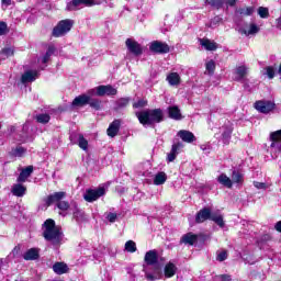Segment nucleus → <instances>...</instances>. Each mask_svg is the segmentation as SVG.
<instances>
[{"mask_svg":"<svg viewBox=\"0 0 281 281\" xmlns=\"http://www.w3.org/2000/svg\"><path fill=\"white\" fill-rule=\"evenodd\" d=\"M144 272L148 281L159 280L161 267L157 263V251L149 250L145 255Z\"/></svg>","mask_w":281,"mask_h":281,"instance_id":"nucleus-1","label":"nucleus"},{"mask_svg":"<svg viewBox=\"0 0 281 281\" xmlns=\"http://www.w3.org/2000/svg\"><path fill=\"white\" fill-rule=\"evenodd\" d=\"M43 236L45 240L53 244L55 247H58L63 243V229L59 226H56L54 220H46L44 222V232Z\"/></svg>","mask_w":281,"mask_h":281,"instance_id":"nucleus-2","label":"nucleus"},{"mask_svg":"<svg viewBox=\"0 0 281 281\" xmlns=\"http://www.w3.org/2000/svg\"><path fill=\"white\" fill-rule=\"evenodd\" d=\"M136 117L143 126H153V124L164 122V111H161V109L144 110L142 112H136Z\"/></svg>","mask_w":281,"mask_h":281,"instance_id":"nucleus-3","label":"nucleus"},{"mask_svg":"<svg viewBox=\"0 0 281 281\" xmlns=\"http://www.w3.org/2000/svg\"><path fill=\"white\" fill-rule=\"evenodd\" d=\"M71 27H74L72 20H61L58 24L53 29V36L55 38H60V36H65V34L71 32Z\"/></svg>","mask_w":281,"mask_h":281,"instance_id":"nucleus-4","label":"nucleus"},{"mask_svg":"<svg viewBox=\"0 0 281 281\" xmlns=\"http://www.w3.org/2000/svg\"><path fill=\"white\" fill-rule=\"evenodd\" d=\"M106 194V189L104 187H99L98 189H90L86 191L83 198L88 203H93V201H98L100 196H104Z\"/></svg>","mask_w":281,"mask_h":281,"instance_id":"nucleus-5","label":"nucleus"},{"mask_svg":"<svg viewBox=\"0 0 281 281\" xmlns=\"http://www.w3.org/2000/svg\"><path fill=\"white\" fill-rule=\"evenodd\" d=\"M183 148H186V145L183 143H173L171 146V150L167 154V164H172V161L177 159V156L180 155V153H183Z\"/></svg>","mask_w":281,"mask_h":281,"instance_id":"nucleus-6","label":"nucleus"},{"mask_svg":"<svg viewBox=\"0 0 281 281\" xmlns=\"http://www.w3.org/2000/svg\"><path fill=\"white\" fill-rule=\"evenodd\" d=\"M149 49L153 54H168L170 52V46L166 42L154 41L149 45Z\"/></svg>","mask_w":281,"mask_h":281,"instance_id":"nucleus-7","label":"nucleus"},{"mask_svg":"<svg viewBox=\"0 0 281 281\" xmlns=\"http://www.w3.org/2000/svg\"><path fill=\"white\" fill-rule=\"evenodd\" d=\"M125 45L130 54H133L134 56H142L144 54V48L142 47V44L137 43L135 40L127 38Z\"/></svg>","mask_w":281,"mask_h":281,"instance_id":"nucleus-8","label":"nucleus"},{"mask_svg":"<svg viewBox=\"0 0 281 281\" xmlns=\"http://www.w3.org/2000/svg\"><path fill=\"white\" fill-rule=\"evenodd\" d=\"M206 5L215 8V10H221L224 5H236V0H205Z\"/></svg>","mask_w":281,"mask_h":281,"instance_id":"nucleus-9","label":"nucleus"},{"mask_svg":"<svg viewBox=\"0 0 281 281\" xmlns=\"http://www.w3.org/2000/svg\"><path fill=\"white\" fill-rule=\"evenodd\" d=\"M255 109L259 111V113H271V110L276 109V104L271 101H257Z\"/></svg>","mask_w":281,"mask_h":281,"instance_id":"nucleus-10","label":"nucleus"},{"mask_svg":"<svg viewBox=\"0 0 281 281\" xmlns=\"http://www.w3.org/2000/svg\"><path fill=\"white\" fill-rule=\"evenodd\" d=\"M79 5H87L90 8L91 5H95V0H72L70 3H68L67 10H78Z\"/></svg>","mask_w":281,"mask_h":281,"instance_id":"nucleus-11","label":"nucleus"},{"mask_svg":"<svg viewBox=\"0 0 281 281\" xmlns=\"http://www.w3.org/2000/svg\"><path fill=\"white\" fill-rule=\"evenodd\" d=\"M211 216L212 210L210 207H204L196 213L195 223H205V221H210Z\"/></svg>","mask_w":281,"mask_h":281,"instance_id":"nucleus-12","label":"nucleus"},{"mask_svg":"<svg viewBox=\"0 0 281 281\" xmlns=\"http://www.w3.org/2000/svg\"><path fill=\"white\" fill-rule=\"evenodd\" d=\"M239 32L240 34H245V36H256V34L260 32V26H258L256 23H250L249 25L240 29Z\"/></svg>","mask_w":281,"mask_h":281,"instance_id":"nucleus-13","label":"nucleus"},{"mask_svg":"<svg viewBox=\"0 0 281 281\" xmlns=\"http://www.w3.org/2000/svg\"><path fill=\"white\" fill-rule=\"evenodd\" d=\"M11 193L13 194V196H25V194L27 193V187H25L21 182H18L12 186Z\"/></svg>","mask_w":281,"mask_h":281,"instance_id":"nucleus-14","label":"nucleus"},{"mask_svg":"<svg viewBox=\"0 0 281 281\" xmlns=\"http://www.w3.org/2000/svg\"><path fill=\"white\" fill-rule=\"evenodd\" d=\"M32 172H34L33 166H27L26 168L22 169L20 172L16 181L18 183H25L30 177H32Z\"/></svg>","mask_w":281,"mask_h":281,"instance_id":"nucleus-15","label":"nucleus"},{"mask_svg":"<svg viewBox=\"0 0 281 281\" xmlns=\"http://www.w3.org/2000/svg\"><path fill=\"white\" fill-rule=\"evenodd\" d=\"M65 196H67V193H66V192H63V191H60V192H55V193H53V194H50V195L47 196V199H46V204H47V205H52V204H54V203H60V201H63V199H64Z\"/></svg>","mask_w":281,"mask_h":281,"instance_id":"nucleus-16","label":"nucleus"},{"mask_svg":"<svg viewBox=\"0 0 281 281\" xmlns=\"http://www.w3.org/2000/svg\"><path fill=\"white\" fill-rule=\"evenodd\" d=\"M200 45L204 47L207 52H216L218 49V44L216 42L209 40V38H200Z\"/></svg>","mask_w":281,"mask_h":281,"instance_id":"nucleus-17","label":"nucleus"},{"mask_svg":"<svg viewBox=\"0 0 281 281\" xmlns=\"http://www.w3.org/2000/svg\"><path fill=\"white\" fill-rule=\"evenodd\" d=\"M36 78H38V71L37 70H29L22 75L21 82L23 85H25L27 82H34V80H36Z\"/></svg>","mask_w":281,"mask_h":281,"instance_id":"nucleus-18","label":"nucleus"},{"mask_svg":"<svg viewBox=\"0 0 281 281\" xmlns=\"http://www.w3.org/2000/svg\"><path fill=\"white\" fill-rule=\"evenodd\" d=\"M177 135L182 142H196V136H194V133L188 130H181Z\"/></svg>","mask_w":281,"mask_h":281,"instance_id":"nucleus-19","label":"nucleus"},{"mask_svg":"<svg viewBox=\"0 0 281 281\" xmlns=\"http://www.w3.org/2000/svg\"><path fill=\"white\" fill-rule=\"evenodd\" d=\"M122 124V121L120 120H114L110 126L108 127V135L109 137H115V135H117V133L120 132V126Z\"/></svg>","mask_w":281,"mask_h":281,"instance_id":"nucleus-20","label":"nucleus"},{"mask_svg":"<svg viewBox=\"0 0 281 281\" xmlns=\"http://www.w3.org/2000/svg\"><path fill=\"white\" fill-rule=\"evenodd\" d=\"M71 104L75 108L87 106V104H89V95L80 94L74 99Z\"/></svg>","mask_w":281,"mask_h":281,"instance_id":"nucleus-21","label":"nucleus"},{"mask_svg":"<svg viewBox=\"0 0 281 281\" xmlns=\"http://www.w3.org/2000/svg\"><path fill=\"white\" fill-rule=\"evenodd\" d=\"M210 221H213V223H216L218 227H225V221H223V214H221V211L211 212Z\"/></svg>","mask_w":281,"mask_h":281,"instance_id":"nucleus-22","label":"nucleus"},{"mask_svg":"<svg viewBox=\"0 0 281 281\" xmlns=\"http://www.w3.org/2000/svg\"><path fill=\"white\" fill-rule=\"evenodd\" d=\"M53 271H55L57 276H63V273H67V271H69V267L65 262H56L53 266Z\"/></svg>","mask_w":281,"mask_h":281,"instance_id":"nucleus-23","label":"nucleus"},{"mask_svg":"<svg viewBox=\"0 0 281 281\" xmlns=\"http://www.w3.org/2000/svg\"><path fill=\"white\" fill-rule=\"evenodd\" d=\"M169 117L171 120H181V110L177 105H171L168 108Z\"/></svg>","mask_w":281,"mask_h":281,"instance_id":"nucleus-24","label":"nucleus"},{"mask_svg":"<svg viewBox=\"0 0 281 281\" xmlns=\"http://www.w3.org/2000/svg\"><path fill=\"white\" fill-rule=\"evenodd\" d=\"M166 181H168V176L164 171L156 173L154 177V186H164Z\"/></svg>","mask_w":281,"mask_h":281,"instance_id":"nucleus-25","label":"nucleus"},{"mask_svg":"<svg viewBox=\"0 0 281 281\" xmlns=\"http://www.w3.org/2000/svg\"><path fill=\"white\" fill-rule=\"evenodd\" d=\"M165 278H173V276L177 273V266L172 262H169L165 266Z\"/></svg>","mask_w":281,"mask_h":281,"instance_id":"nucleus-26","label":"nucleus"},{"mask_svg":"<svg viewBox=\"0 0 281 281\" xmlns=\"http://www.w3.org/2000/svg\"><path fill=\"white\" fill-rule=\"evenodd\" d=\"M27 153V148L18 145L16 147L12 148L10 151L11 157H25V154Z\"/></svg>","mask_w":281,"mask_h":281,"instance_id":"nucleus-27","label":"nucleus"},{"mask_svg":"<svg viewBox=\"0 0 281 281\" xmlns=\"http://www.w3.org/2000/svg\"><path fill=\"white\" fill-rule=\"evenodd\" d=\"M268 151L272 157H278V154L281 153V142H272L268 148Z\"/></svg>","mask_w":281,"mask_h":281,"instance_id":"nucleus-28","label":"nucleus"},{"mask_svg":"<svg viewBox=\"0 0 281 281\" xmlns=\"http://www.w3.org/2000/svg\"><path fill=\"white\" fill-rule=\"evenodd\" d=\"M199 237L196 235L188 233L182 236L181 243H183L184 245H194V243H196Z\"/></svg>","mask_w":281,"mask_h":281,"instance_id":"nucleus-29","label":"nucleus"},{"mask_svg":"<svg viewBox=\"0 0 281 281\" xmlns=\"http://www.w3.org/2000/svg\"><path fill=\"white\" fill-rule=\"evenodd\" d=\"M167 82H169L171 87H177V85L181 82V77L177 72H171L167 76Z\"/></svg>","mask_w":281,"mask_h":281,"instance_id":"nucleus-30","label":"nucleus"},{"mask_svg":"<svg viewBox=\"0 0 281 281\" xmlns=\"http://www.w3.org/2000/svg\"><path fill=\"white\" fill-rule=\"evenodd\" d=\"M24 260H38V249L31 248L23 255Z\"/></svg>","mask_w":281,"mask_h":281,"instance_id":"nucleus-31","label":"nucleus"},{"mask_svg":"<svg viewBox=\"0 0 281 281\" xmlns=\"http://www.w3.org/2000/svg\"><path fill=\"white\" fill-rule=\"evenodd\" d=\"M72 216L77 221V223H82V221H85V212H82V210L78 209V205H76V204L72 209Z\"/></svg>","mask_w":281,"mask_h":281,"instance_id":"nucleus-32","label":"nucleus"},{"mask_svg":"<svg viewBox=\"0 0 281 281\" xmlns=\"http://www.w3.org/2000/svg\"><path fill=\"white\" fill-rule=\"evenodd\" d=\"M247 71H249V68H247V66H239L236 68L235 74L236 80H243V78H245V76H247Z\"/></svg>","mask_w":281,"mask_h":281,"instance_id":"nucleus-33","label":"nucleus"},{"mask_svg":"<svg viewBox=\"0 0 281 281\" xmlns=\"http://www.w3.org/2000/svg\"><path fill=\"white\" fill-rule=\"evenodd\" d=\"M217 181L225 188H232V186H233L232 179H229V177H227V175H225V173L220 175L217 178Z\"/></svg>","mask_w":281,"mask_h":281,"instance_id":"nucleus-34","label":"nucleus"},{"mask_svg":"<svg viewBox=\"0 0 281 281\" xmlns=\"http://www.w3.org/2000/svg\"><path fill=\"white\" fill-rule=\"evenodd\" d=\"M254 7H244L236 10V13L239 14V16H251L254 14Z\"/></svg>","mask_w":281,"mask_h":281,"instance_id":"nucleus-35","label":"nucleus"},{"mask_svg":"<svg viewBox=\"0 0 281 281\" xmlns=\"http://www.w3.org/2000/svg\"><path fill=\"white\" fill-rule=\"evenodd\" d=\"M232 131H233L232 124L227 122V124H225V126L221 128L223 139H229L232 135Z\"/></svg>","mask_w":281,"mask_h":281,"instance_id":"nucleus-36","label":"nucleus"},{"mask_svg":"<svg viewBox=\"0 0 281 281\" xmlns=\"http://www.w3.org/2000/svg\"><path fill=\"white\" fill-rule=\"evenodd\" d=\"M10 56H14V48L12 47H4L0 52V60H5V58H10Z\"/></svg>","mask_w":281,"mask_h":281,"instance_id":"nucleus-37","label":"nucleus"},{"mask_svg":"<svg viewBox=\"0 0 281 281\" xmlns=\"http://www.w3.org/2000/svg\"><path fill=\"white\" fill-rule=\"evenodd\" d=\"M89 94L90 95L97 94V95H100V97L106 95V86H99V87L90 90Z\"/></svg>","mask_w":281,"mask_h":281,"instance_id":"nucleus-38","label":"nucleus"},{"mask_svg":"<svg viewBox=\"0 0 281 281\" xmlns=\"http://www.w3.org/2000/svg\"><path fill=\"white\" fill-rule=\"evenodd\" d=\"M128 102H131V98H121L116 101V110L126 109L128 106Z\"/></svg>","mask_w":281,"mask_h":281,"instance_id":"nucleus-39","label":"nucleus"},{"mask_svg":"<svg viewBox=\"0 0 281 281\" xmlns=\"http://www.w3.org/2000/svg\"><path fill=\"white\" fill-rule=\"evenodd\" d=\"M36 122H38V124H48L49 120H52V116H49V114H37L35 116Z\"/></svg>","mask_w":281,"mask_h":281,"instance_id":"nucleus-40","label":"nucleus"},{"mask_svg":"<svg viewBox=\"0 0 281 281\" xmlns=\"http://www.w3.org/2000/svg\"><path fill=\"white\" fill-rule=\"evenodd\" d=\"M125 251H128L130 254H135L137 251V245L133 240H128L125 243Z\"/></svg>","mask_w":281,"mask_h":281,"instance_id":"nucleus-41","label":"nucleus"},{"mask_svg":"<svg viewBox=\"0 0 281 281\" xmlns=\"http://www.w3.org/2000/svg\"><path fill=\"white\" fill-rule=\"evenodd\" d=\"M88 104H90L91 109H95V111H100V100L98 99H92L91 95H89V102Z\"/></svg>","mask_w":281,"mask_h":281,"instance_id":"nucleus-42","label":"nucleus"},{"mask_svg":"<svg viewBox=\"0 0 281 281\" xmlns=\"http://www.w3.org/2000/svg\"><path fill=\"white\" fill-rule=\"evenodd\" d=\"M258 15L260 19H269V9L265 7H259L258 8Z\"/></svg>","mask_w":281,"mask_h":281,"instance_id":"nucleus-43","label":"nucleus"},{"mask_svg":"<svg viewBox=\"0 0 281 281\" xmlns=\"http://www.w3.org/2000/svg\"><path fill=\"white\" fill-rule=\"evenodd\" d=\"M70 142H87V139H85V136L80 133H72L70 135Z\"/></svg>","mask_w":281,"mask_h":281,"instance_id":"nucleus-44","label":"nucleus"},{"mask_svg":"<svg viewBox=\"0 0 281 281\" xmlns=\"http://www.w3.org/2000/svg\"><path fill=\"white\" fill-rule=\"evenodd\" d=\"M52 54H54V47H48L46 54L42 58V63L44 65L49 63V58H52Z\"/></svg>","mask_w":281,"mask_h":281,"instance_id":"nucleus-45","label":"nucleus"},{"mask_svg":"<svg viewBox=\"0 0 281 281\" xmlns=\"http://www.w3.org/2000/svg\"><path fill=\"white\" fill-rule=\"evenodd\" d=\"M270 142H281V130L270 133Z\"/></svg>","mask_w":281,"mask_h":281,"instance_id":"nucleus-46","label":"nucleus"},{"mask_svg":"<svg viewBox=\"0 0 281 281\" xmlns=\"http://www.w3.org/2000/svg\"><path fill=\"white\" fill-rule=\"evenodd\" d=\"M232 181L234 183H240L243 181V175L238 171H233Z\"/></svg>","mask_w":281,"mask_h":281,"instance_id":"nucleus-47","label":"nucleus"},{"mask_svg":"<svg viewBox=\"0 0 281 281\" xmlns=\"http://www.w3.org/2000/svg\"><path fill=\"white\" fill-rule=\"evenodd\" d=\"M148 101L140 99L137 102L133 103V109H144V106H147Z\"/></svg>","mask_w":281,"mask_h":281,"instance_id":"nucleus-48","label":"nucleus"},{"mask_svg":"<svg viewBox=\"0 0 281 281\" xmlns=\"http://www.w3.org/2000/svg\"><path fill=\"white\" fill-rule=\"evenodd\" d=\"M58 210H61L63 212H67L69 210V202L67 201H60L57 203Z\"/></svg>","mask_w":281,"mask_h":281,"instance_id":"nucleus-49","label":"nucleus"},{"mask_svg":"<svg viewBox=\"0 0 281 281\" xmlns=\"http://www.w3.org/2000/svg\"><path fill=\"white\" fill-rule=\"evenodd\" d=\"M215 69H216V64L214 63V60H210L206 63V71H209V74H214Z\"/></svg>","mask_w":281,"mask_h":281,"instance_id":"nucleus-50","label":"nucleus"},{"mask_svg":"<svg viewBox=\"0 0 281 281\" xmlns=\"http://www.w3.org/2000/svg\"><path fill=\"white\" fill-rule=\"evenodd\" d=\"M105 95H117V89L112 86H105Z\"/></svg>","mask_w":281,"mask_h":281,"instance_id":"nucleus-51","label":"nucleus"},{"mask_svg":"<svg viewBox=\"0 0 281 281\" xmlns=\"http://www.w3.org/2000/svg\"><path fill=\"white\" fill-rule=\"evenodd\" d=\"M266 74L270 80L276 77V70L271 66L266 68Z\"/></svg>","mask_w":281,"mask_h":281,"instance_id":"nucleus-52","label":"nucleus"},{"mask_svg":"<svg viewBox=\"0 0 281 281\" xmlns=\"http://www.w3.org/2000/svg\"><path fill=\"white\" fill-rule=\"evenodd\" d=\"M214 281H232V277L228 274H221L214 278Z\"/></svg>","mask_w":281,"mask_h":281,"instance_id":"nucleus-53","label":"nucleus"},{"mask_svg":"<svg viewBox=\"0 0 281 281\" xmlns=\"http://www.w3.org/2000/svg\"><path fill=\"white\" fill-rule=\"evenodd\" d=\"M201 150H203V153H205L207 155V153H210V150H212V147L210 146V143H202L200 145Z\"/></svg>","mask_w":281,"mask_h":281,"instance_id":"nucleus-54","label":"nucleus"},{"mask_svg":"<svg viewBox=\"0 0 281 281\" xmlns=\"http://www.w3.org/2000/svg\"><path fill=\"white\" fill-rule=\"evenodd\" d=\"M77 144L81 150L89 153V142H78Z\"/></svg>","mask_w":281,"mask_h":281,"instance_id":"nucleus-55","label":"nucleus"},{"mask_svg":"<svg viewBox=\"0 0 281 281\" xmlns=\"http://www.w3.org/2000/svg\"><path fill=\"white\" fill-rule=\"evenodd\" d=\"M8 32V24L5 22L0 21V36L7 34Z\"/></svg>","mask_w":281,"mask_h":281,"instance_id":"nucleus-56","label":"nucleus"},{"mask_svg":"<svg viewBox=\"0 0 281 281\" xmlns=\"http://www.w3.org/2000/svg\"><path fill=\"white\" fill-rule=\"evenodd\" d=\"M254 186L257 190H267V183L265 182L254 181Z\"/></svg>","mask_w":281,"mask_h":281,"instance_id":"nucleus-57","label":"nucleus"},{"mask_svg":"<svg viewBox=\"0 0 281 281\" xmlns=\"http://www.w3.org/2000/svg\"><path fill=\"white\" fill-rule=\"evenodd\" d=\"M108 221L110 223H115V221H117V214L115 213H109L108 216H106Z\"/></svg>","mask_w":281,"mask_h":281,"instance_id":"nucleus-58","label":"nucleus"},{"mask_svg":"<svg viewBox=\"0 0 281 281\" xmlns=\"http://www.w3.org/2000/svg\"><path fill=\"white\" fill-rule=\"evenodd\" d=\"M217 260L220 262H223L224 260H227V252L226 251H222L217 255Z\"/></svg>","mask_w":281,"mask_h":281,"instance_id":"nucleus-59","label":"nucleus"},{"mask_svg":"<svg viewBox=\"0 0 281 281\" xmlns=\"http://www.w3.org/2000/svg\"><path fill=\"white\" fill-rule=\"evenodd\" d=\"M12 4V0H2V8H8V5Z\"/></svg>","mask_w":281,"mask_h":281,"instance_id":"nucleus-60","label":"nucleus"},{"mask_svg":"<svg viewBox=\"0 0 281 281\" xmlns=\"http://www.w3.org/2000/svg\"><path fill=\"white\" fill-rule=\"evenodd\" d=\"M212 25H216V23H221V18L220 16H215L213 20H212Z\"/></svg>","mask_w":281,"mask_h":281,"instance_id":"nucleus-61","label":"nucleus"},{"mask_svg":"<svg viewBox=\"0 0 281 281\" xmlns=\"http://www.w3.org/2000/svg\"><path fill=\"white\" fill-rule=\"evenodd\" d=\"M274 228L277 232H281V221L276 224Z\"/></svg>","mask_w":281,"mask_h":281,"instance_id":"nucleus-62","label":"nucleus"},{"mask_svg":"<svg viewBox=\"0 0 281 281\" xmlns=\"http://www.w3.org/2000/svg\"><path fill=\"white\" fill-rule=\"evenodd\" d=\"M276 23H277V27H278L279 30H281V18H278V19L276 20Z\"/></svg>","mask_w":281,"mask_h":281,"instance_id":"nucleus-63","label":"nucleus"},{"mask_svg":"<svg viewBox=\"0 0 281 281\" xmlns=\"http://www.w3.org/2000/svg\"><path fill=\"white\" fill-rule=\"evenodd\" d=\"M4 265H8V260H5V259H0V269H1V267H3Z\"/></svg>","mask_w":281,"mask_h":281,"instance_id":"nucleus-64","label":"nucleus"}]
</instances>
